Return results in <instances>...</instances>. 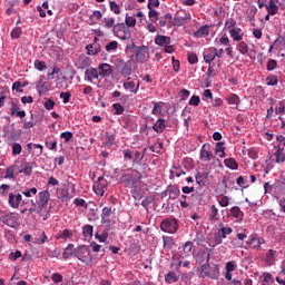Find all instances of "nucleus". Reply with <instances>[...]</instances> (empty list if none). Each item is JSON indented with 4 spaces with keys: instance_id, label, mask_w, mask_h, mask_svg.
<instances>
[{
    "instance_id": "72a5a7b5",
    "label": "nucleus",
    "mask_w": 285,
    "mask_h": 285,
    "mask_svg": "<svg viewBox=\"0 0 285 285\" xmlns=\"http://www.w3.org/2000/svg\"><path fill=\"white\" fill-rule=\"evenodd\" d=\"M86 50H88V55L95 56L101 52V46L99 45H87Z\"/></svg>"
},
{
    "instance_id": "864d4df0",
    "label": "nucleus",
    "mask_w": 285,
    "mask_h": 285,
    "mask_svg": "<svg viewBox=\"0 0 285 285\" xmlns=\"http://www.w3.org/2000/svg\"><path fill=\"white\" fill-rule=\"evenodd\" d=\"M285 112V100L278 101V106L275 108V115H284Z\"/></svg>"
},
{
    "instance_id": "423d86ee",
    "label": "nucleus",
    "mask_w": 285,
    "mask_h": 285,
    "mask_svg": "<svg viewBox=\"0 0 285 285\" xmlns=\"http://www.w3.org/2000/svg\"><path fill=\"white\" fill-rule=\"evenodd\" d=\"M0 222L9 228H17L19 226V214L17 213H7L0 216Z\"/></svg>"
},
{
    "instance_id": "f03ea898",
    "label": "nucleus",
    "mask_w": 285,
    "mask_h": 285,
    "mask_svg": "<svg viewBox=\"0 0 285 285\" xmlns=\"http://www.w3.org/2000/svg\"><path fill=\"white\" fill-rule=\"evenodd\" d=\"M7 109L9 111V115L11 117H19L20 119H26V110H21V107L19 105V100L11 98L7 102Z\"/></svg>"
},
{
    "instance_id": "6ab92c4d",
    "label": "nucleus",
    "mask_w": 285,
    "mask_h": 285,
    "mask_svg": "<svg viewBox=\"0 0 285 285\" xmlns=\"http://www.w3.org/2000/svg\"><path fill=\"white\" fill-rule=\"evenodd\" d=\"M204 61L205 63H213V61H215V47H210L208 49L205 50L204 55Z\"/></svg>"
},
{
    "instance_id": "a878e982",
    "label": "nucleus",
    "mask_w": 285,
    "mask_h": 285,
    "mask_svg": "<svg viewBox=\"0 0 285 285\" xmlns=\"http://www.w3.org/2000/svg\"><path fill=\"white\" fill-rule=\"evenodd\" d=\"M153 130H155V132H157L158 135H160V132H164V130H166V120L159 118L153 126Z\"/></svg>"
},
{
    "instance_id": "5fc2aeb1",
    "label": "nucleus",
    "mask_w": 285,
    "mask_h": 285,
    "mask_svg": "<svg viewBox=\"0 0 285 285\" xmlns=\"http://www.w3.org/2000/svg\"><path fill=\"white\" fill-rule=\"evenodd\" d=\"M117 48H119V42H117L116 40L106 45L107 52H112V50H117Z\"/></svg>"
},
{
    "instance_id": "de8ad7c7",
    "label": "nucleus",
    "mask_w": 285,
    "mask_h": 285,
    "mask_svg": "<svg viewBox=\"0 0 285 285\" xmlns=\"http://www.w3.org/2000/svg\"><path fill=\"white\" fill-rule=\"evenodd\" d=\"M14 170H17V164L7 168L4 178L6 179H14Z\"/></svg>"
},
{
    "instance_id": "a19ab883",
    "label": "nucleus",
    "mask_w": 285,
    "mask_h": 285,
    "mask_svg": "<svg viewBox=\"0 0 285 285\" xmlns=\"http://www.w3.org/2000/svg\"><path fill=\"white\" fill-rule=\"evenodd\" d=\"M124 88H125V90H131V92H134V95H137V92H139V83L135 88V81L124 82Z\"/></svg>"
},
{
    "instance_id": "09e8293b",
    "label": "nucleus",
    "mask_w": 285,
    "mask_h": 285,
    "mask_svg": "<svg viewBox=\"0 0 285 285\" xmlns=\"http://www.w3.org/2000/svg\"><path fill=\"white\" fill-rule=\"evenodd\" d=\"M33 66H35L36 70H39L40 72H43V70H46V68H48V66L46 65V61H43V60H36L33 62Z\"/></svg>"
},
{
    "instance_id": "f257e3e1",
    "label": "nucleus",
    "mask_w": 285,
    "mask_h": 285,
    "mask_svg": "<svg viewBox=\"0 0 285 285\" xmlns=\"http://www.w3.org/2000/svg\"><path fill=\"white\" fill-rule=\"evenodd\" d=\"M119 183L124 184L126 188H131V196L134 199H141L144 197V189H141V175L137 171L124 174L119 178Z\"/></svg>"
},
{
    "instance_id": "0e129e2a",
    "label": "nucleus",
    "mask_w": 285,
    "mask_h": 285,
    "mask_svg": "<svg viewBox=\"0 0 285 285\" xmlns=\"http://www.w3.org/2000/svg\"><path fill=\"white\" fill-rule=\"evenodd\" d=\"M229 248H242L244 246V243H239L237 238H234L229 242Z\"/></svg>"
},
{
    "instance_id": "f3484780",
    "label": "nucleus",
    "mask_w": 285,
    "mask_h": 285,
    "mask_svg": "<svg viewBox=\"0 0 285 285\" xmlns=\"http://www.w3.org/2000/svg\"><path fill=\"white\" fill-rule=\"evenodd\" d=\"M219 233H220V238H216L215 244L213 245L214 247L219 246V244H222L223 242L222 239H226L227 235H230L233 233V228L222 227L219 229Z\"/></svg>"
},
{
    "instance_id": "393cba45",
    "label": "nucleus",
    "mask_w": 285,
    "mask_h": 285,
    "mask_svg": "<svg viewBox=\"0 0 285 285\" xmlns=\"http://www.w3.org/2000/svg\"><path fill=\"white\" fill-rule=\"evenodd\" d=\"M276 255L277 250L269 249L265 255V264H267V266H273V264H275Z\"/></svg>"
},
{
    "instance_id": "58836bf2",
    "label": "nucleus",
    "mask_w": 285,
    "mask_h": 285,
    "mask_svg": "<svg viewBox=\"0 0 285 285\" xmlns=\"http://www.w3.org/2000/svg\"><path fill=\"white\" fill-rule=\"evenodd\" d=\"M217 202L222 208H226L227 206L230 205V198L226 195H220L217 197Z\"/></svg>"
},
{
    "instance_id": "6e6552de",
    "label": "nucleus",
    "mask_w": 285,
    "mask_h": 285,
    "mask_svg": "<svg viewBox=\"0 0 285 285\" xmlns=\"http://www.w3.org/2000/svg\"><path fill=\"white\" fill-rule=\"evenodd\" d=\"M32 168H35V163H28L26 159L20 161V166L17 165L18 175H26V177H30L32 175Z\"/></svg>"
},
{
    "instance_id": "cd10ccee",
    "label": "nucleus",
    "mask_w": 285,
    "mask_h": 285,
    "mask_svg": "<svg viewBox=\"0 0 285 285\" xmlns=\"http://www.w3.org/2000/svg\"><path fill=\"white\" fill-rule=\"evenodd\" d=\"M155 43L156 46H164V47L169 46L170 37L158 35L155 38Z\"/></svg>"
},
{
    "instance_id": "052dcab7",
    "label": "nucleus",
    "mask_w": 285,
    "mask_h": 285,
    "mask_svg": "<svg viewBox=\"0 0 285 285\" xmlns=\"http://www.w3.org/2000/svg\"><path fill=\"white\" fill-rule=\"evenodd\" d=\"M104 22H105V28H114L115 29V18H104Z\"/></svg>"
},
{
    "instance_id": "3c124183",
    "label": "nucleus",
    "mask_w": 285,
    "mask_h": 285,
    "mask_svg": "<svg viewBox=\"0 0 285 285\" xmlns=\"http://www.w3.org/2000/svg\"><path fill=\"white\" fill-rule=\"evenodd\" d=\"M47 205H41V203H38L37 208H29V213L36 214V215H41L43 213V209L46 208Z\"/></svg>"
},
{
    "instance_id": "0eeeda50",
    "label": "nucleus",
    "mask_w": 285,
    "mask_h": 285,
    "mask_svg": "<svg viewBox=\"0 0 285 285\" xmlns=\"http://www.w3.org/2000/svg\"><path fill=\"white\" fill-rule=\"evenodd\" d=\"M263 244H266V239H264V237L257 236V234L249 235V239L246 240V246L254 248V250H259Z\"/></svg>"
},
{
    "instance_id": "774afa93",
    "label": "nucleus",
    "mask_w": 285,
    "mask_h": 285,
    "mask_svg": "<svg viewBox=\"0 0 285 285\" xmlns=\"http://www.w3.org/2000/svg\"><path fill=\"white\" fill-rule=\"evenodd\" d=\"M21 150H22V147H21V144H18V142H14L12 145V155H21Z\"/></svg>"
},
{
    "instance_id": "dca6fc26",
    "label": "nucleus",
    "mask_w": 285,
    "mask_h": 285,
    "mask_svg": "<svg viewBox=\"0 0 285 285\" xmlns=\"http://www.w3.org/2000/svg\"><path fill=\"white\" fill-rule=\"evenodd\" d=\"M92 79H99V71L95 67H90L85 71V81L92 83Z\"/></svg>"
},
{
    "instance_id": "bb28decb",
    "label": "nucleus",
    "mask_w": 285,
    "mask_h": 285,
    "mask_svg": "<svg viewBox=\"0 0 285 285\" xmlns=\"http://www.w3.org/2000/svg\"><path fill=\"white\" fill-rule=\"evenodd\" d=\"M75 244H68V246L63 249L62 259H70V257H75Z\"/></svg>"
},
{
    "instance_id": "5701e85b",
    "label": "nucleus",
    "mask_w": 285,
    "mask_h": 285,
    "mask_svg": "<svg viewBox=\"0 0 285 285\" xmlns=\"http://www.w3.org/2000/svg\"><path fill=\"white\" fill-rule=\"evenodd\" d=\"M48 202H50V191L42 190L38 194V204L41 206H48Z\"/></svg>"
},
{
    "instance_id": "4d7b16f0",
    "label": "nucleus",
    "mask_w": 285,
    "mask_h": 285,
    "mask_svg": "<svg viewBox=\"0 0 285 285\" xmlns=\"http://www.w3.org/2000/svg\"><path fill=\"white\" fill-rule=\"evenodd\" d=\"M238 51L240 52V55H246V52H248V43L244 42V41H240L238 43V47H237Z\"/></svg>"
},
{
    "instance_id": "2f4dec72",
    "label": "nucleus",
    "mask_w": 285,
    "mask_h": 285,
    "mask_svg": "<svg viewBox=\"0 0 285 285\" xmlns=\"http://www.w3.org/2000/svg\"><path fill=\"white\" fill-rule=\"evenodd\" d=\"M37 91L39 92V95H43V92H48V90L50 89V82L48 81H40L37 86Z\"/></svg>"
},
{
    "instance_id": "473e14b6",
    "label": "nucleus",
    "mask_w": 285,
    "mask_h": 285,
    "mask_svg": "<svg viewBox=\"0 0 285 285\" xmlns=\"http://www.w3.org/2000/svg\"><path fill=\"white\" fill-rule=\"evenodd\" d=\"M167 190L169 193V199H177V197H179V193H181L175 185H169Z\"/></svg>"
},
{
    "instance_id": "f704fd0d",
    "label": "nucleus",
    "mask_w": 285,
    "mask_h": 285,
    "mask_svg": "<svg viewBox=\"0 0 285 285\" xmlns=\"http://www.w3.org/2000/svg\"><path fill=\"white\" fill-rule=\"evenodd\" d=\"M224 164H225L226 168H230V170H237V168H239V165L237 164L235 158H226L224 160Z\"/></svg>"
},
{
    "instance_id": "680f3d73",
    "label": "nucleus",
    "mask_w": 285,
    "mask_h": 285,
    "mask_svg": "<svg viewBox=\"0 0 285 285\" xmlns=\"http://www.w3.org/2000/svg\"><path fill=\"white\" fill-rule=\"evenodd\" d=\"M37 193H39V190L37 189V187H32L30 189H26L22 191V195H24V197H32V195H37Z\"/></svg>"
},
{
    "instance_id": "f8f14e48",
    "label": "nucleus",
    "mask_w": 285,
    "mask_h": 285,
    "mask_svg": "<svg viewBox=\"0 0 285 285\" xmlns=\"http://www.w3.org/2000/svg\"><path fill=\"white\" fill-rule=\"evenodd\" d=\"M91 63L92 60H90V58L86 55H80L75 61V66L78 68V70H86V68H90Z\"/></svg>"
},
{
    "instance_id": "2eb2a0df",
    "label": "nucleus",
    "mask_w": 285,
    "mask_h": 285,
    "mask_svg": "<svg viewBox=\"0 0 285 285\" xmlns=\"http://www.w3.org/2000/svg\"><path fill=\"white\" fill-rule=\"evenodd\" d=\"M114 215H115V213H112V207L102 208L101 222L104 224H110V222H112Z\"/></svg>"
},
{
    "instance_id": "69168bd1",
    "label": "nucleus",
    "mask_w": 285,
    "mask_h": 285,
    "mask_svg": "<svg viewBox=\"0 0 285 285\" xmlns=\"http://www.w3.org/2000/svg\"><path fill=\"white\" fill-rule=\"evenodd\" d=\"M188 104L189 106H199V104H202V99L199 96H191Z\"/></svg>"
},
{
    "instance_id": "e433bc0d",
    "label": "nucleus",
    "mask_w": 285,
    "mask_h": 285,
    "mask_svg": "<svg viewBox=\"0 0 285 285\" xmlns=\"http://www.w3.org/2000/svg\"><path fill=\"white\" fill-rule=\"evenodd\" d=\"M230 215L232 217H235V219H243L244 218V212L237 206H234L230 208Z\"/></svg>"
},
{
    "instance_id": "1a4fd4ad",
    "label": "nucleus",
    "mask_w": 285,
    "mask_h": 285,
    "mask_svg": "<svg viewBox=\"0 0 285 285\" xmlns=\"http://www.w3.org/2000/svg\"><path fill=\"white\" fill-rule=\"evenodd\" d=\"M148 59H150L149 48L146 46L137 47L136 61H138V63H146Z\"/></svg>"
},
{
    "instance_id": "ea45409f",
    "label": "nucleus",
    "mask_w": 285,
    "mask_h": 285,
    "mask_svg": "<svg viewBox=\"0 0 285 285\" xmlns=\"http://www.w3.org/2000/svg\"><path fill=\"white\" fill-rule=\"evenodd\" d=\"M226 101L229 104V106H239V96L236 94H230L227 96Z\"/></svg>"
},
{
    "instance_id": "c85d7f7f",
    "label": "nucleus",
    "mask_w": 285,
    "mask_h": 285,
    "mask_svg": "<svg viewBox=\"0 0 285 285\" xmlns=\"http://www.w3.org/2000/svg\"><path fill=\"white\" fill-rule=\"evenodd\" d=\"M75 197V194L70 191L68 188H62L60 191V199L61 202H70Z\"/></svg>"
},
{
    "instance_id": "c9c22d12",
    "label": "nucleus",
    "mask_w": 285,
    "mask_h": 285,
    "mask_svg": "<svg viewBox=\"0 0 285 285\" xmlns=\"http://www.w3.org/2000/svg\"><path fill=\"white\" fill-rule=\"evenodd\" d=\"M209 219H212V222H219V209L215 205L210 206Z\"/></svg>"
},
{
    "instance_id": "e2e57ef3",
    "label": "nucleus",
    "mask_w": 285,
    "mask_h": 285,
    "mask_svg": "<svg viewBox=\"0 0 285 285\" xmlns=\"http://www.w3.org/2000/svg\"><path fill=\"white\" fill-rule=\"evenodd\" d=\"M266 83L267 86H277L278 83L277 76H268L266 78Z\"/></svg>"
},
{
    "instance_id": "a18cd8bd",
    "label": "nucleus",
    "mask_w": 285,
    "mask_h": 285,
    "mask_svg": "<svg viewBox=\"0 0 285 285\" xmlns=\"http://www.w3.org/2000/svg\"><path fill=\"white\" fill-rule=\"evenodd\" d=\"M237 21H235V19L229 18L226 22H225V28L228 30V32H233V30H235L237 27Z\"/></svg>"
},
{
    "instance_id": "9d476101",
    "label": "nucleus",
    "mask_w": 285,
    "mask_h": 285,
    "mask_svg": "<svg viewBox=\"0 0 285 285\" xmlns=\"http://www.w3.org/2000/svg\"><path fill=\"white\" fill-rule=\"evenodd\" d=\"M106 188H108V180L100 176L96 183H94V191L99 197H104L106 193Z\"/></svg>"
},
{
    "instance_id": "4468645a",
    "label": "nucleus",
    "mask_w": 285,
    "mask_h": 285,
    "mask_svg": "<svg viewBox=\"0 0 285 285\" xmlns=\"http://www.w3.org/2000/svg\"><path fill=\"white\" fill-rule=\"evenodd\" d=\"M121 29L122 35L118 36L121 41H128L130 39V29L126 27L124 23H118L114 27V32H117V30Z\"/></svg>"
},
{
    "instance_id": "b1692460",
    "label": "nucleus",
    "mask_w": 285,
    "mask_h": 285,
    "mask_svg": "<svg viewBox=\"0 0 285 285\" xmlns=\"http://www.w3.org/2000/svg\"><path fill=\"white\" fill-rule=\"evenodd\" d=\"M208 175H210L208 171H198L195 176L196 184H198V186H206V179H208Z\"/></svg>"
},
{
    "instance_id": "37998d69",
    "label": "nucleus",
    "mask_w": 285,
    "mask_h": 285,
    "mask_svg": "<svg viewBox=\"0 0 285 285\" xmlns=\"http://www.w3.org/2000/svg\"><path fill=\"white\" fill-rule=\"evenodd\" d=\"M178 281H179V277L175 272H169L165 275V282L167 284H173L174 282H178Z\"/></svg>"
},
{
    "instance_id": "4c0bfd02",
    "label": "nucleus",
    "mask_w": 285,
    "mask_h": 285,
    "mask_svg": "<svg viewBox=\"0 0 285 285\" xmlns=\"http://www.w3.org/2000/svg\"><path fill=\"white\" fill-rule=\"evenodd\" d=\"M206 277H210V279H217L219 277V267L215 266L209 271L205 272Z\"/></svg>"
},
{
    "instance_id": "7c9ffc66",
    "label": "nucleus",
    "mask_w": 285,
    "mask_h": 285,
    "mask_svg": "<svg viewBox=\"0 0 285 285\" xmlns=\"http://www.w3.org/2000/svg\"><path fill=\"white\" fill-rule=\"evenodd\" d=\"M56 239H65V242H68V239H72V230L63 229L56 236Z\"/></svg>"
},
{
    "instance_id": "20e7f679",
    "label": "nucleus",
    "mask_w": 285,
    "mask_h": 285,
    "mask_svg": "<svg viewBox=\"0 0 285 285\" xmlns=\"http://www.w3.org/2000/svg\"><path fill=\"white\" fill-rule=\"evenodd\" d=\"M160 229L164 233H169L170 235H175V233L179 230V220H177L176 218L164 219L160 223Z\"/></svg>"
},
{
    "instance_id": "13d9d810",
    "label": "nucleus",
    "mask_w": 285,
    "mask_h": 285,
    "mask_svg": "<svg viewBox=\"0 0 285 285\" xmlns=\"http://www.w3.org/2000/svg\"><path fill=\"white\" fill-rule=\"evenodd\" d=\"M51 281L53 282V284H61V282H63V275L59 273H53L51 275Z\"/></svg>"
},
{
    "instance_id": "4be33fe9",
    "label": "nucleus",
    "mask_w": 285,
    "mask_h": 285,
    "mask_svg": "<svg viewBox=\"0 0 285 285\" xmlns=\"http://www.w3.org/2000/svg\"><path fill=\"white\" fill-rule=\"evenodd\" d=\"M99 76L100 77H110V73L112 72V67L108 63H101L98 67Z\"/></svg>"
},
{
    "instance_id": "c03bdc74",
    "label": "nucleus",
    "mask_w": 285,
    "mask_h": 285,
    "mask_svg": "<svg viewBox=\"0 0 285 285\" xmlns=\"http://www.w3.org/2000/svg\"><path fill=\"white\" fill-rule=\"evenodd\" d=\"M174 245H175V240L173 239V237H168V236L163 237L164 248H167L168 250H170V248H173Z\"/></svg>"
},
{
    "instance_id": "6e6d98bb",
    "label": "nucleus",
    "mask_w": 285,
    "mask_h": 285,
    "mask_svg": "<svg viewBox=\"0 0 285 285\" xmlns=\"http://www.w3.org/2000/svg\"><path fill=\"white\" fill-rule=\"evenodd\" d=\"M187 59H188V63H190L191 66L197 63V61H199V58L197 57V53H195V52H189L187 55Z\"/></svg>"
},
{
    "instance_id": "a211bd4d",
    "label": "nucleus",
    "mask_w": 285,
    "mask_h": 285,
    "mask_svg": "<svg viewBox=\"0 0 285 285\" xmlns=\"http://www.w3.org/2000/svg\"><path fill=\"white\" fill-rule=\"evenodd\" d=\"M278 0H269L268 4L265 6L268 14H271L272 17L277 14V12L279 11V7L277 6Z\"/></svg>"
},
{
    "instance_id": "8fccbe9b",
    "label": "nucleus",
    "mask_w": 285,
    "mask_h": 285,
    "mask_svg": "<svg viewBox=\"0 0 285 285\" xmlns=\"http://www.w3.org/2000/svg\"><path fill=\"white\" fill-rule=\"evenodd\" d=\"M109 8L114 14H121V8L115 1L109 2Z\"/></svg>"
},
{
    "instance_id": "79ce46f5",
    "label": "nucleus",
    "mask_w": 285,
    "mask_h": 285,
    "mask_svg": "<svg viewBox=\"0 0 285 285\" xmlns=\"http://www.w3.org/2000/svg\"><path fill=\"white\" fill-rule=\"evenodd\" d=\"M95 230V227H92V225H86L82 228V235L86 239H90L92 237V233Z\"/></svg>"
},
{
    "instance_id": "338daca9",
    "label": "nucleus",
    "mask_w": 285,
    "mask_h": 285,
    "mask_svg": "<svg viewBox=\"0 0 285 285\" xmlns=\"http://www.w3.org/2000/svg\"><path fill=\"white\" fill-rule=\"evenodd\" d=\"M112 108L115 110L114 115H124V106H121L120 104H114Z\"/></svg>"
},
{
    "instance_id": "7ed1b4c3",
    "label": "nucleus",
    "mask_w": 285,
    "mask_h": 285,
    "mask_svg": "<svg viewBox=\"0 0 285 285\" xmlns=\"http://www.w3.org/2000/svg\"><path fill=\"white\" fill-rule=\"evenodd\" d=\"M75 257L82 262V264H87V266L92 262V257L90 256V248L86 245L78 246L75 249Z\"/></svg>"
},
{
    "instance_id": "49530a36",
    "label": "nucleus",
    "mask_w": 285,
    "mask_h": 285,
    "mask_svg": "<svg viewBox=\"0 0 285 285\" xmlns=\"http://www.w3.org/2000/svg\"><path fill=\"white\" fill-rule=\"evenodd\" d=\"M274 155L276 157V164H284V161H285L284 149H277Z\"/></svg>"
},
{
    "instance_id": "603ef678",
    "label": "nucleus",
    "mask_w": 285,
    "mask_h": 285,
    "mask_svg": "<svg viewBox=\"0 0 285 285\" xmlns=\"http://www.w3.org/2000/svg\"><path fill=\"white\" fill-rule=\"evenodd\" d=\"M148 17L153 23H157L159 20V12H157V10L149 9Z\"/></svg>"
},
{
    "instance_id": "412c9836",
    "label": "nucleus",
    "mask_w": 285,
    "mask_h": 285,
    "mask_svg": "<svg viewBox=\"0 0 285 285\" xmlns=\"http://www.w3.org/2000/svg\"><path fill=\"white\" fill-rule=\"evenodd\" d=\"M148 150V148H145L142 150V153L138 151V150H135L132 151V164L134 165H139L141 164V161H144V157L146 156V151Z\"/></svg>"
},
{
    "instance_id": "9b49d317",
    "label": "nucleus",
    "mask_w": 285,
    "mask_h": 285,
    "mask_svg": "<svg viewBox=\"0 0 285 285\" xmlns=\"http://www.w3.org/2000/svg\"><path fill=\"white\" fill-rule=\"evenodd\" d=\"M23 202V196L19 191H13L9 194L8 204L11 208H19Z\"/></svg>"
},
{
    "instance_id": "39448f33",
    "label": "nucleus",
    "mask_w": 285,
    "mask_h": 285,
    "mask_svg": "<svg viewBox=\"0 0 285 285\" xmlns=\"http://www.w3.org/2000/svg\"><path fill=\"white\" fill-rule=\"evenodd\" d=\"M193 17L190 16V12L186 10L177 11L174 16L173 26L176 28H181V26H186L188 21H190Z\"/></svg>"
},
{
    "instance_id": "ddd939ff",
    "label": "nucleus",
    "mask_w": 285,
    "mask_h": 285,
    "mask_svg": "<svg viewBox=\"0 0 285 285\" xmlns=\"http://www.w3.org/2000/svg\"><path fill=\"white\" fill-rule=\"evenodd\" d=\"M199 159L202 161H213V151H210V144L205 142L199 153Z\"/></svg>"
},
{
    "instance_id": "bf43d9fd",
    "label": "nucleus",
    "mask_w": 285,
    "mask_h": 285,
    "mask_svg": "<svg viewBox=\"0 0 285 285\" xmlns=\"http://www.w3.org/2000/svg\"><path fill=\"white\" fill-rule=\"evenodd\" d=\"M22 30L21 27H16L11 31V39H19L21 37Z\"/></svg>"
},
{
    "instance_id": "c756f323",
    "label": "nucleus",
    "mask_w": 285,
    "mask_h": 285,
    "mask_svg": "<svg viewBox=\"0 0 285 285\" xmlns=\"http://www.w3.org/2000/svg\"><path fill=\"white\" fill-rule=\"evenodd\" d=\"M233 41H242L244 39V32H242L240 28H236L229 32Z\"/></svg>"
},
{
    "instance_id": "aec40b11",
    "label": "nucleus",
    "mask_w": 285,
    "mask_h": 285,
    "mask_svg": "<svg viewBox=\"0 0 285 285\" xmlns=\"http://www.w3.org/2000/svg\"><path fill=\"white\" fill-rule=\"evenodd\" d=\"M210 27L208 24L202 26L197 31L194 32L195 39H202L203 37H208L210 35Z\"/></svg>"
}]
</instances>
